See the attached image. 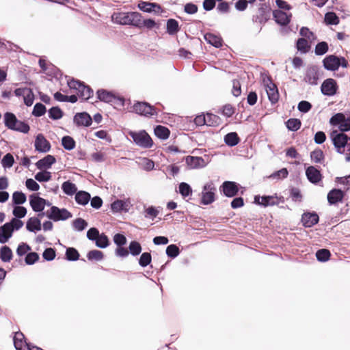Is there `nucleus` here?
Segmentation results:
<instances>
[{
    "label": "nucleus",
    "instance_id": "1",
    "mask_svg": "<svg viewBox=\"0 0 350 350\" xmlns=\"http://www.w3.org/2000/svg\"><path fill=\"white\" fill-rule=\"evenodd\" d=\"M329 137L337 153L342 154L345 152H350V137L347 134L334 130Z\"/></svg>",
    "mask_w": 350,
    "mask_h": 350
},
{
    "label": "nucleus",
    "instance_id": "2",
    "mask_svg": "<svg viewBox=\"0 0 350 350\" xmlns=\"http://www.w3.org/2000/svg\"><path fill=\"white\" fill-rule=\"evenodd\" d=\"M67 84L70 89L77 90V96L84 100H88L94 95L92 88L81 81L72 78L67 81Z\"/></svg>",
    "mask_w": 350,
    "mask_h": 350
},
{
    "label": "nucleus",
    "instance_id": "3",
    "mask_svg": "<svg viewBox=\"0 0 350 350\" xmlns=\"http://www.w3.org/2000/svg\"><path fill=\"white\" fill-rule=\"evenodd\" d=\"M139 16V12H114L111 16L112 21L117 24L122 25H131L136 27L137 22Z\"/></svg>",
    "mask_w": 350,
    "mask_h": 350
},
{
    "label": "nucleus",
    "instance_id": "4",
    "mask_svg": "<svg viewBox=\"0 0 350 350\" xmlns=\"http://www.w3.org/2000/svg\"><path fill=\"white\" fill-rule=\"evenodd\" d=\"M241 189H242V191H240V193L243 195L245 191V188L241 187L238 183L230 180L223 182L219 188L220 193L227 198H234L237 196Z\"/></svg>",
    "mask_w": 350,
    "mask_h": 350
},
{
    "label": "nucleus",
    "instance_id": "5",
    "mask_svg": "<svg viewBox=\"0 0 350 350\" xmlns=\"http://www.w3.org/2000/svg\"><path fill=\"white\" fill-rule=\"evenodd\" d=\"M46 216L54 222L66 221L72 217V214L66 208H59L56 206H51V208L46 212Z\"/></svg>",
    "mask_w": 350,
    "mask_h": 350
},
{
    "label": "nucleus",
    "instance_id": "6",
    "mask_svg": "<svg viewBox=\"0 0 350 350\" xmlns=\"http://www.w3.org/2000/svg\"><path fill=\"white\" fill-rule=\"evenodd\" d=\"M129 135L133 139L134 143L141 148H150L153 146V141L151 137L145 130H142L139 132L131 131Z\"/></svg>",
    "mask_w": 350,
    "mask_h": 350
},
{
    "label": "nucleus",
    "instance_id": "7",
    "mask_svg": "<svg viewBox=\"0 0 350 350\" xmlns=\"http://www.w3.org/2000/svg\"><path fill=\"white\" fill-rule=\"evenodd\" d=\"M329 124L338 126L339 132L345 133L350 131V116L347 117L342 112L336 113L329 119Z\"/></svg>",
    "mask_w": 350,
    "mask_h": 350
},
{
    "label": "nucleus",
    "instance_id": "8",
    "mask_svg": "<svg viewBox=\"0 0 350 350\" xmlns=\"http://www.w3.org/2000/svg\"><path fill=\"white\" fill-rule=\"evenodd\" d=\"M133 111L145 117L157 116L158 115L154 106L146 101H137L133 106Z\"/></svg>",
    "mask_w": 350,
    "mask_h": 350
},
{
    "label": "nucleus",
    "instance_id": "9",
    "mask_svg": "<svg viewBox=\"0 0 350 350\" xmlns=\"http://www.w3.org/2000/svg\"><path fill=\"white\" fill-rule=\"evenodd\" d=\"M216 187L213 182L206 183L202 187L200 204L209 205L215 201Z\"/></svg>",
    "mask_w": 350,
    "mask_h": 350
},
{
    "label": "nucleus",
    "instance_id": "10",
    "mask_svg": "<svg viewBox=\"0 0 350 350\" xmlns=\"http://www.w3.org/2000/svg\"><path fill=\"white\" fill-rule=\"evenodd\" d=\"M262 81L265 86L269 100L272 105L278 103L279 100V92L276 85L273 82L270 76L263 77Z\"/></svg>",
    "mask_w": 350,
    "mask_h": 350
},
{
    "label": "nucleus",
    "instance_id": "11",
    "mask_svg": "<svg viewBox=\"0 0 350 350\" xmlns=\"http://www.w3.org/2000/svg\"><path fill=\"white\" fill-rule=\"evenodd\" d=\"M321 69L317 65L308 66L304 81L311 85H318L319 79L320 78Z\"/></svg>",
    "mask_w": 350,
    "mask_h": 350
},
{
    "label": "nucleus",
    "instance_id": "12",
    "mask_svg": "<svg viewBox=\"0 0 350 350\" xmlns=\"http://www.w3.org/2000/svg\"><path fill=\"white\" fill-rule=\"evenodd\" d=\"M338 90V85L335 79L328 78L323 81L321 85V92L323 95L327 96H333L336 94Z\"/></svg>",
    "mask_w": 350,
    "mask_h": 350
},
{
    "label": "nucleus",
    "instance_id": "13",
    "mask_svg": "<svg viewBox=\"0 0 350 350\" xmlns=\"http://www.w3.org/2000/svg\"><path fill=\"white\" fill-rule=\"evenodd\" d=\"M271 8L266 3L260 4L258 8V14L254 15L252 21L254 23H259L260 24H265L270 18Z\"/></svg>",
    "mask_w": 350,
    "mask_h": 350
},
{
    "label": "nucleus",
    "instance_id": "14",
    "mask_svg": "<svg viewBox=\"0 0 350 350\" xmlns=\"http://www.w3.org/2000/svg\"><path fill=\"white\" fill-rule=\"evenodd\" d=\"M301 221L305 228H312L319 223V216L315 211H306L302 214Z\"/></svg>",
    "mask_w": 350,
    "mask_h": 350
},
{
    "label": "nucleus",
    "instance_id": "15",
    "mask_svg": "<svg viewBox=\"0 0 350 350\" xmlns=\"http://www.w3.org/2000/svg\"><path fill=\"white\" fill-rule=\"evenodd\" d=\"M346 195V191L341 189L334 188L331 189L327 195V202L329 205H336L339 202H342Z\"/></svg>",
    "mask_w": 350,
    "mask_h": 350
},
{
    "label": "nucleus",
    "instance_id": "16",
    "mask_svg": "<svg viewBox=\"0 0 350 350\" xmlns=\"http://www.w3.org/2000/svg\"><path fill=\"white\" fill-rule=\"evenodd\" d=\"M73 122L77 127H88L92 124V118L86 111L79 112L74 116Z\"/></svg>",
    "mask_w": 350,
    "mask_h": 350
},
{
    "label": "nucleus",
    "instance_id": "17",
    "mask_svg": "<svg viewBox=\"0 0 350 350\" xmlns=\"http://www.w3.org/2000/svg\"><path fill=\"white\" fill-rule=\"evenodd\" d=\"M277 194L273 196H262L256 195L254 196V202L259 206L267 207L270 206L278 205V201L276 200Z\"/></svg>",
    "mask_w": 350,
    "mask_h": 350
},
{
    "label": "nucleus",
    "instance_id": "18",
    "mask_svg": "<svg viewBox=\"0 0 350 350\" xmlns=\"http://www.w3.org/2000/svg\"><path fill=\"white\" fill-rule=\"evenodd\" d=\"M34 147L38 152L46 153L51 150V146L44 135L39 133L36 137Z\"/></svg>",
    "mask_w": 350,
    "mask_h": 350
},
{
    "label": "nucleus",
    "instance_id": "19",
    "mask_svg": "<svg viewBox=\"0 0 350 350\" xmlns=\"http://www.w3.org/2000/svg\"><path fill=\"white\" fill-rule=\"evenodd\" d=\"M273 17L277 24L284 27L290 23L292 18V14L286 13L280 10H274L273 11Z\"/></svg>",
    "mask_w": 350,
    "mask_h": 350
},
{
    "label": "nucleus",
    "instance_id": "20",
    "mask_svg": "<svg viewBox=\"0 0 350 350\" xmlns=\"http://www.w3.org/2000/svg\"><path fill=\"white\" fill-rule=\"evenodd\" d=\"M306 176L308 181L314 185H318L323 178L320 170L313 165L306 169Z\"/></svg>",
    "mask_w": 350,
    "mask_h": 350
},
{
    "label": "nucleus",
    "instance_id": "21",
    "mask_svg": "<svg viewBox=\"0 0 350 350\" xmlns=\"http://www.w3.org/2000/svg\"><path fill=\"white\" fill-rule=\"evenodd\" d=\"M13 342L16 350H26L27 347H31L32 345L30 342H27L24 334L20 331L15 333Z\"/></svg>",
    "mask_w": 350,
    "mask_h": 350
},
{
    "label": "nucleus",
    "instance_id": "22",
    "mask_svg": "<svg viewBox=\"0 0 350 350\" xmlns=\"http://www.w3.org/2000/svg\"><path fill=\"white\" fill-rule=\"evenodd\" d=\"M338 55H328L322 61L323 68L328 70L335 72L338 70Z\"/></svg>",
    "mask_w": 350,
    "mask_h": 350
},
{
    "label": "nucleus",
    "instance_id": "23",
    "mask_svg": "<svg viewBox=\"0 0 350 350\" xmlns=\"http://www.w3.org/2000/svg\"><path fill=\"white\" fill-rule=\"evenodd\" d=\"M138 8L144 12L159 13L161 11V6L157 3H151L148 1H139L137 5Z\"/></svg>",
    "mask_w": 350,
    "mask_h": 350
},
{
    "label": "nucleus",
    "instance_id": "24",
    "mask_svg": "<svg viewBox=\"0 0 350 350\" xmlns=\"http://www.w3.org/2000/svg\"><path fill=\"white\" fill-rule=\"evenodd\" d=\"M110 206L113 213H126L129 210V202L126 200H116L110 204Z\"/></svg>",
    "mask_w": 350,
    "mask_h": 350
},
{
    "label": "nucleus",
    "instance_id": "25",
    "mask_svg": "<svg viewBox=\"0 0 350 350\" xmlns=\"http://www.w3.org/2000/svg\"><path fill=\"white\" fill-rule=\"evenodd\" d=\"M185 161L191 169L202 168L206 165V162L201 157L187 156Z\"/></svg>",
    "mask_w": 350,
    "mask_h": 350
},
{
    "label": "nucleus",
    "instance_id": "26",
    "mask_svg": "<svg viewBox=\"0 0 350 350\" xmlns=\"http://www.w3.org/2000/svg\"><path fill=\"white\" fill-rule=\"evenodd\" d=\"M56 162V159L53 155L47 154L42 159L38 160L36 163V166L38 169L48 170Z\"/></svg>",
    "mask_w": 350,
    "mask_h": 350
},
{
    "label": "nucleus",
    "instance_id": "27",
    "mask_svg": "<svg viewBox=\"0 0 350 350\" xmlns=\"http://www.w3.org/2000/svg\"><path fill=\"white\" fill-rule=\"evenodd\" d=\"M43 198L38 193H33L29 196V204L34 212L40 213L44 211L42 204Z\"/></svg>",
    "mask_w": 350,
    "mask_h": 350
},
{
    "label": "nucleus",
    "instance_id": "28",
    "mask_svg": "<svg viewBox=\"0 0 350 350\" xmlns=\"http://www.w3.org/2000/svg\"><path fill=\"white\" fill-rule=\"evenodd\" d=\"M26 229L31 232H36L41 230L42 224L40 219L37 217L29 218L26 222Z\"/></svg>",
    "mask_w": 350,
    "mask_h": 350
},
{
    "label": "nucleus",
    "instance_id": "29",
    "mask_svg": "<svg viewBox=\"0 0 350 350\" xmlns=\"http://www.w3.org/2000/svg\"><path fill=\"white\" fill-rule=\"evenodd\" d=\"M204 38L208 44L215 48L222 46L223 40L220 36L215 35L212 33H206L204 35Z\"/></svg>",
    "mask_w": 350,
    "mask_h": 350
},
{
    "label": "nucleus",
    "instance_id": "30",
    "mask_svg": "<svg viewBox=\"0 0 350 350\" xmlns=\"http://www.w3.org/2000/svg\"><path fill=\"white\" fill-rule=\"evenodd\" d=\"M18 119L14 113L8 111L4 113L3 123L8 129L14 131Z\"/></svg>",
    "mask_w": 350,
    "mask_h": 350
},
{
    "label": "nucleus",
    "instance_id": "31",
    "mask_svg": "<svg viewBox=\"0 0 350 350\" xmlns=\"http://www.w3.org/2000/svg\"><path fill=\"white\" fill-rule=\"evenodd\" d=\"M75 195V202L81 206L87 205L91 200L90 193L86 191H78Z\"/></svg>",
    "mask_w": 350,
    "mask_h": 350
},
{
    "label": "nucleus",
    "instance_id": "32",
    "mask_svg": "<svg viewBox=\"0 0 350 350\" xmlns=\"http://www.w3.org/2000/svg\"><path fill=\"white\" fill-rule=\"evenodd\" d=\"M138 18V21L137 22V25H136V27L139 29H142L143 27H146L148 29H152L154 27L158 28V26L155 22V21L152 18H147V19H142V15L141 13H139V16Z\"/></svg>",
    "mask_w": 350,
    "mask_h": 350
},
{
    "label": "nucleus",
    "instance_id": "33",
    "mask_svg": "<svg viewBox=\"0 0 350 350\" xmlns=\"http://www.w3.org/2000/svg\"><path fill=\"white\" fill-rule=\"evenodd\" d=\"M96 96L100 101L110 104L114 98V94L105 89H99L96 91Z\"/></svg>",
    "mask_w": 350,
    "mask_h": 350
},
{
    "label": "nucleus",
    "instance_id": "34",
    "mask_svg": "<svg viewBox=\"0 0 350 350\" xmlns=\"http://www.w3.org/2000/svg\"><path fill=\"white\" fill-rule=\"evenodd\" d=\"M224 141L228 146L234 147L240 142L241 139L236 132H230L224 135Z\"/></svg>",
    "mask_w": 350,
    "mask_h": 350
},
{
    "label": "nucleus",
    "instance_id": "35",
    "mask_svg": "<svg viewBox=\"0 0 350 350\" xmlns=\"http://www.w3.org/2000/svg\"><path fill=\"white\" fill-rule=\"evenodd\" d=\"M154 133L157 137L161 140L168 139L170 135V129L162 125H157L154 129Z\"/></svg>",
    "mask_w": 350,
    "mask_h": 350
},
{
    "label": "nucleus",
    "instance_id": "36",
    "mask_svg": "<svg viewBox=\"0 0 350 350\" xmlns=\"http://www.w3.org/2000/svg\"><path fill=\"white\" fill-rule=\"evenodd\" d=\"M180 26L178 22L174 18L167 20L166 23V32L170 35L174 36L180 31Z\"/></svg>",
    "mask_w": 350,
    "mask_h": 350
},
{
    "label": "nucleus",
    "instance_id": "37",
    "mask_svg": "<svg viewBox=\"0 0 350 350\" xmlns=\"http://www.w3.org/2000/svg\"><path fill=\"white\" fill-rule=\"evenodd\" d=\"M295 47L298 51L306 54L309 52L311 45L306 39L299 38L296 40Z\"/></svg>",
    "mask_w": 350,
    "mask_h": 350
},
{
    "label": "nucleus",
    "instance_id": "38",
    "mask_svg": "<svg viewBox=\"0 0 350 350\" xmlns=\"http://www.w3.org/2000/svg\"><path fill=\"white\" fill-rule=\"evenodd\" d=\"M13 258V252L8 245H3L0 248V259L3 262H9Z\"/></svg>",
    "mask_w": 350,
    "mask_h": 350
},
{
    "label": "nucleus",
    "instance_id": "39",
    "mask_svg": "<svg viewBox=\"0 0 350 350\" xmlns=\"http://www.w3.org/2000/svg\"><path fill=\"white\" fill-rule=\"evenodd\" d=\"M23 225L24 223L22 220L13 217L10 221L7 222L5 228L8 229L11 233H13L14 231L19 230Z\"/></svg>",
    "mask_w": 350,
    "mask_h": 350
},
{
    "label": "nucleus",
    "instance_id": "40",
    "mask_svg": "<svg viewBox=\"0 0 350 350\" xmlns=\"http://www.w3.org/2000/svg\"><path fill=\"white\" fill-rule=\"evenodd\" d=\"M62 189L63 192L68 196H72L77 191L76 185L70 180L64 181L62 185Z\"/></svg>",
    "mask_w": 350,
    "mask_h": 350
},
{
    "label": "nucleus",
    "instance_id": "41",
    "mask_svg": "<svg viewBox=\"0 0 350 350\" xmlns=\"http://www.w3.org/2000/svg\"><path fill=\"white\" fill-rule=\"evenodd\" d=\"M64 115V111L59 106H53L48 110L49 118L53 120H60Z\"/></svg>",
    "mask_w": 350,
    "mask_h": 350
},
{
    "label": "nucleus",
    "instance_id": "42",
    "mask_svg": "<svg viewBox=\"0 0 350 350\" xmlns=\"http://www.w3.org/2000/svg\"><path fill=\"white\" fill-rule=\"evenodd\" d=\"M27 200L26 195L19 191H14L12 193V205L13 206H19L24 204Z\"/></svg>",
    "mask_w": 350,
    "mask_h": 350
},
{
    "label": "nucleus",
    "instance_id": "43",
    "mask_svg": "<svg viewBox=\"0 0 350 350\" xmlns=\"http://www.w3.org/2000/svg\"><path fill=\"white\" fill-rule=\"evenodd\" d=\"M315 255L319 262H325L329 260L331 252L328 249L322 248L318 250Z\"/></svg>",
    "mask_w": 350,
    "mask_h": 350
},
{
    "label": "nucleus",
    "instance_id": "44",
    "mask_svg": "<svg viewBox=\"0 0 350 350\" xmlns=\"http://www.w3.org/2000/svg\"><path fill=\"white\" fill-rule=\"evenodd\" d=\"M72 226L75 230L81 232L88 227V223L85 219L78 217L72 221Z\"/></svg>",
    "mask_w": 350,
    "mask_h": 350
},
{
    "label": "nucleus",
    "instance_id": "45",
    "mask_svg": "<svg viewBox=\"0 0 350 350\" xmlns=\"http://www.w3.org/2000/svg\"><path fill=\"white\" fill-rule=\"evenodd\" d=\"M311 160L316 163H322L325 159V155L322 150L317 148L310 152Z\"/></svg>",
    "mask_w": 350,
    "mask_h": 350
},
{
    "label": "nucleus",
    "instance_id": "46",
    "mask_svg": "<svg viewBox=\"0 0 350 350\" xmlns=\"http://www.w3.org/2000/svg\"><path fill=\"white\" fill-rule=\"evenodd\" d=\"M62 146L66 150H72L75 148L76 142L75 139L69 136L65 135L62 138Z\"/></svg>",
    "mask_w": 350,
    "mask_h": 350
},
{
    "label": "nucleus",
    "instance_id": "47",
    "mask_svg": "<svg viewBox=\"0 0 350 350\" xmlns=\"http://www.w3.org/2000/svg\"><path fill=\"white\" fill-rule=\"evenodd\" d=\"M95 245L97 247L105 249L109 246L110 240L105 233H101L95 241Z\"/></svg>",
    "mask_w": 350,
    "mask_h": 350
},
{
    "label": "nucleus",
    "instance_id": "48",
    "mask_svg": "<svg viewBox=\"0 0 350 350\" xmlns=\"http://www.w3.org/2000/svg\"><path fill=\"white\" fill-rule=\"evenodd\" d=\"M285 124L288 131L295 132L298 131L301 125V122L297 118H289Z\"/></svg>",
    "mask_w": 350,
    "mask_h": 350
},
{
    "label": "nucleus",
    "instance_id": "49",
    "mask_svg": "<svg viewBox=\"0 0 350 350\" xmlns=\"http://www.w3.org/2000/svg\"><path fill=\"white\" fill-rule=\"evenodd\" d=\"M7 222L0 226V243L1 244L7 243L13 234L8 229L5 228Z\"/></svg>",
    "mask_w": 350,
    "mask_h": 350
},
{
    "label": "nucleus",
    "instance_id": "50",
    "mask_svg": "<svg viewBox=\"0 0 350 350\" xmlns=\"http://www.w3.org/2000/svg\"><path fill=\"white\" fill-rule=\"evenodd\" d=\"M329 51V45L327 42H319L314 48V53L316 55L322 56L327 53Z\"/></svg>",
    "mask_w": 350,
    "mask_h": 350
},
{
    "label": "nucleus",
    "instance_id": "51",
    "mask_svg": "<svg viewBox=\"0 0 350 350\" xmlns=\"http://www.w3.org/2000/svg\"><path fill=\"white\" fill-rule=\"evenodd\" d=\"M129 254L133 256L139 255L142 251L141 244L137 241H131L129 245Z\"/></svg>",
    "mask_w": 350,
    "mask_h": 350
},
{
    "label": "nucleus",
    "instance_id": "52",
    "mask_svg": "<svg viewBox=\"0 0 350 350\" xmlns=\"http://www.w3.org/2000/svg\"><path fill=\"white\" fill-rule=\"evenodd\" d=\"M289 197L295 202H301L303 200V195L299 188L291 187L289 188Z\"/></svg>",
    "mask_w": 350,
    "mask_h": 350
},
{
    "label": "nucleus",
    "instance_id": "53",
    "mask_svg": "<svg viewBox=\"0 0 350 350\" xmlns=\"http://www.w3.org/2000/svg\"><path fill=\"white\" fill-rule=\"evenodd\" d=\"M80 254L78 250L75 247L66 248L65 258L68 261H76L79 259Z\"/></svg>",
    "mask_w": 350,
    "mask_h": 350
},
{
    "label": "nucleus",
    "instance_id": "54",
    "mask_svg": "<svg viewBox=\"0 0 350 350\" xmlns=\"http://www.w3.org/2000/svg\"><path fill=\"white\" fill-rule=\"evenodd\" d=\"M325 22L327 25H336L340 23L339 17L334 12H328L325 14Z\"/></svg>",
    "mask_w": 350,
    "mask_h": 350
},
{
    "label": "nucleus",
    "instance_id": "55",
    "mask_svg": "<svg viewBox=\"0 0 350 350\" xmlns=\"http://www.w3.org/2000/svg\"><path fill=\"white\" fill-rule=\"evenodd\" d=\"M178 192L185 198L191 195L192 188L188 183L182 182L178 185Z\"/></svg>",
    "mask_w": 350,
    "mask_h": 350
},
{
    "label": "nucleus",
    "instance_id": "56",
    "mask_svg": "<svg viewBox=\"0 0 350 350\" xmlns=\"http://www.w3.org/2000/svg\"><path fill=\"white\" fill-rule=\"evenodd\" d=\"M46 75L53 77L57 80H59L62 77L63 73L59 68H58L53 64H50L49 65V68L46 71Z\"/></svg>",
    "mask_w": 350,
    "mask_h": 350
},
{
    "label": "nucleus",
    "instance_id": "57",
    "mask_svg": "<svg viewBox=\"0 0 350 350\" xmlns=\"http://www.w3.org/2000/svg\"><path fill=\"white\" fill-rule=\"evenodd\" d=\"M165 253L169 258L174 259L180 254V250L177 245L170 244L167 246Z\"/></svg>",
    "mask_w": 350,
    "mask_h": 350
},
{
    "label": "nucleus",
    "instance_id": "58",
    "mask_svg": "<svg viewBox=\"0 0 350 350\" xmlns=\"http://www.w3.org/2000/svg\"><path fill=\"white\" fill-rule=\"evenodd\" d=\"M206 125L209 126H216L219 125L221 122V118L213 113H207L206 116Z\"/></svg>",
    "mask_w": 350,
    "mask_h": 350
},
{
    "label": "nucleus",
    "instance_id": "59",
    "mask_svg": "<svg viewBox=\"0 0 350 350\" xmlns=\"http://www.w3.org/2000/svg\"><path fill=\"white\" fill-rule=\"evenodd\" d=\"M87 258L88 260L100 261L104 258V254L103 252L98 250H92L87 254Z\"/></svg>",
    "mask_w": 350,
    "mask_h": 350
},
{
    "label": "nucleus",
    "instance_id": "60",
    "mask_svg": "<svg viewBox=\"0 0 350 350\" xmlns=\"http://www.w3.org/2000/svg\"><path fill=\"white\" fill-rule=\"evenodd\" d=\"M46 108L42 103H36L33 107L31 114L35 117H41L45 114Z\"/></svg>",
    "mask_w": 350,
    "mask_h": 350
},
{
    "label": "nucleus",
    "instance_id": "61",
    "mask_svg": "<svg viewBox=\"0 0 350 350\" xmlns=\"http://www.w3.org/2000/svg\"><path fill=\"white\" fill-rule=\"evenodd\" d=\"M152 262V256H151V254L150 252H143L139 260H138V262H139V265L142 267H147L148 265H149Z\"/></svg>",
    "mask_w": 350,
    "mask_h": 350
},
{
    "label": "nucleus",
    "instance_id": "62",
    "mask_svg": "<svg viewBox=\"0 0 350 350\" xmlns=\"http://www.w3.org/2000/svg\"><path fill=\"white\" fill-rule=\"evenodd\" d=\"M40 259L39 254L36 252H29L25 257V262L27 265H32Z\"/></svg>",
    "mask_w": 350,
    "mask_h": 350
},
{
    "label": "nucleus",
    "instance_id": "63",
    "mask_svg": "<svg viewBox=\"0 0 350 350\" xmlns=\"http://www.w3.org/2000/svg\"><path fill=\"white\" fill-rule=\"evenodd\" d=\"M51 173L47 170L38 172L35 175L36 180L40 183L48 182L51 179Z\"/></svg>",
    "mask_w": 350,
    "mask_h": 350
},
{
    "label": "nucleus",
    "instance_id": "64",
    "mask_svg": "<svg viewBox=\"0 0 350 350\" xmlns=\"http://www.w3.org/2000/svg\"><path fill=\"white\" fill-rule=\"evenodd\" d=\"M14 158L11 153L5 154L1 159V165L3 168H10L14 163Z\"/></svg>",
    "mask_w": 350,
    "mask_h": 350
}]
</instances>
